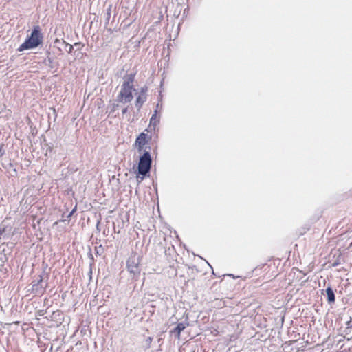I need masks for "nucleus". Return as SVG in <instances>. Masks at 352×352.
Returning <instances> with one entry per match:
<instances>
[{
  "label": "nucleus",
  "mask_w": 352,
  "mask_h": 352,
  "mask_svg": "<svg viewBox=\"0 0 352 352\" xmlns=\"http://www.w3.org/2000/svg\"><path fill=\"white\" fill-rule=\"evenodd\" d=\"M135 74L127 75L121 86L120 91L118 96V100L120 102H130L133 98V91H135L133 82L135 80Z\"/></svg>",
  "instance_id": "nucleus-1"
},
{
  "label": "nucleus",
  "mask_w": 352,
  "mask_h": 352,
  "mask_svg": "<svg viewBox=\"0 0 352 352\" xmlns=\"http://www.w3.org/2000/svg\"><path fill=\"white\" fill-rule=\"evenodd\" d=\"M43 36L41 27L36 25L34 27L30 36L19 46L18 51L22 52L25 50L36 48L43 43Z\"/></svg>",
  "instance_id": "nucleus-2"
},
{
  "label": "nucleus",
  "mask_w": 352,
  "mask_h": 352,
  "mask_svg": "<svg viewBox=\"0 0 352 352\" xmlns=\"http://www.w3.org/2000/svg\"><path fill=\"white\" fill-rule=\"evenodd\" d=\"M142 257L136 252H133L126 260V270L133 276H138L140 274V263Z\"/></svg>",
  "instance_id": "nucleus-3"
},
{
  "label": "nucleus",
  "mask_w": 352,
  "mask_h": 352,
  "mask_svg": "<svg viewBox=\"0 0 352 352\" xmlns=\"http://www.w3.org/2000/svg\"><path fill=\"white\" fill-rule=\"evenodd\" d=\"M151 157L148 151H144L143 155L140 157L138 164L139 173L145 175L151 169Z\"/></svg>",
  "instance_id": "nucleus-4"
},
{
  "label": "nucleus",
  "mask_w": 352,
  "mask_h": 352,
  "mask_svg": "<svg viewBox=\"0 0 352 352\" xmlns=\"http://www.w3.org/2000/svg\"><path fill=\"white\" fill-rule=\"evenodd\" d=\"M151 136L145 132L141 133L135 140V146L140 153H144L147 148L150 149L149 142Z\"/></svg>",
  "instance_id": "nucleus-5"
},
{
  "label": "nucleus",
  "mask_w": 352,
  "mask_h": 352,
  "mask_svg": "<svg viewBox=\"0 0 352 352\" xmlns=\"http://www.w3.org/2000/svg\"><path fill=\"white\" fill-rule=\"evenodd\" d=\"M147 91V87H142L140 90V94L138 96L135 100V106L138 109H140L142 104L145 102L146 100V93Z\"/></svg>",
  "instance_id": "nucleus-6"
},
{
  "label": "nucleus",
  "mask_w": 352,
  "mask_h": 352,
  "mask_svg": "<svg viewBox=\"0 0 352 352\" xmlns=\"http://www.w3.org/2000/svg\"><path fill=\"white\" fill-rule=\"evenodd\" d=\"M42 281L43 277L40 276L38 283L32 285V292L36 295L43 294L44 292V289L40 285Z\"/></svg>",
  "instance_id": "nucleus-7"
},
{
  "label": "nucleus",
  "mask_w": 352,
  "mask_h": 352,
  "mask_svg": "<svg viewBox=\"0 0 352 352\" xmlns=\"http://www.w3.org/2000/svg\"><path fill=\"white\" fill-rule=\"evenodd\" d=\"M69 44L65 41L64 40H60L58 38H56L54 41V47H56L58 50V54H62L63 51L61 50V46L67 47Z\"/></svg>",
  "instance_id": "nucleus-8"
},
{
  "label": "nucleus",
  "mask_w": 352,
  "mask_h": 352,
  "mask_svg": "<svg viewBox=\"0 0 352 352\" xmlns=\"http://www.w3.org/2000/svg\"><path fill=\"white\" fill-rule=\"evenodd\" d=\"M186 327V324L180 322L178 323L177 327L170 331L171 333H175L177 338H180L181 332Z\"/></svg>",
  "instance_id": "nucleus-9"
},
{
  "label": "nucleus",
  "mask_w": 352,
  "mask_h": 352,
  "mask_svg": "<svg viewBox=\"0 0 352 352\" xmlns=\"http://www.w3.org/2000/svg\"><path fill=\"white\" fill-rule=\"evenodd\" d=\"M326 294L327 296V300L329 303L334 302H335V294L333 291V289L329 287L326 289Z\"/></svg>",
  "instance_id": "nucleus-10"
},
{
  "label": "nucleus",
  "mask_w": 352,
  "mask_h": 352,
  "mask_svg": "<svg viewBox=\"0 0 352 352\" xmlns=\"http://www.w3.org/2000/svg\"><path fill=\"white\" fill-rule=\"evenodd\" d=\"M3 145H1L0 146V157H2L4 154V151H3Z\"/></svg>",
  "instance_id": "nucleus-11"
},
{
  "label": "nucleus",
  "mask_w": 352,
  "mask_h": 352,
  "mask_svg": "<svg viewBox=\"0 0 352 352\" xmlns=\"http://www.w3.org/2000/svg\"><path fill=\"white\" fill-rule=\"evenodd\" d=\"M126 111H127V109H126V108H125V109H124L122 110V113H125L126 112Z\"/></svg>",
  "instance_id": "nucleus-12"
},
{
  "label": "nucleus",
  "mask_w": 352,
  "mask_h": 352,
  "mask_svg": "<svg viewBox=\"0 0 352 352\" xmlns=\"http://www.w3.org/2000/svg\"><path fill=\"white\" fill-rule=\"evenodd\" d=\"M72 49H73L72 45H69V52H71Z\"/></svg>",
  "instance_id": "nucleus-13"
}]
</instances>
